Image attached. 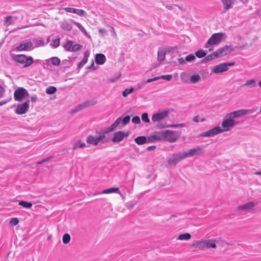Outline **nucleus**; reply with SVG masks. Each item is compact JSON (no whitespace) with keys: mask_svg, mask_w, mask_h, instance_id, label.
I'll list each match as a JSON object with an SVG mask.
<instances>
[{"mask_svg":"<svg viewBox=\"0 0 261 261\" xmlns=\"http://www.w3.org/2000/svg\"><path fill=\"white\" fill-rule=\"evenodd\" d=\"M128 133H125L123 131H118L114 134L113 137L111 139L113 143H118L122 141L124 138L127 137Z\"/></svg>","mask_w":261,"mask_h":261,"instance_id":"15","label":"nucleus"},{"mask_svg":"<svg viewBox=\"0 0 261 261\" xmlns=\"http://www.w3.org/2000/svg\"><path fill=\"white\" fill-rule=\"evenodd\" d=\"M73 42L71 40H67L66 43L63 45V47L67 51H71Z\"/></svg>","mask_w":261,"mask_h":261,"instance_id":"34","label":"nucleus"},{"mask_svg":"<svg viewBox=\"0 0 261 261\" xmlns=\"http://www.w3.org/2000/svg\"><path fill=\"white\" fill-rule=\"evenodd\" d=\"M159 80V78L158 77V76H156V77H154L153 78H151V79H147L145 82V83H150V82H153V81H157Z\"/></svg>","mask_w":261,"mask_h":261,"instance_id":"59","label":"nucleus"},{"mask_svg":"<svg viewBox=\"0 0 261 261\" xmlns=\"http://www.w3.org/2000/svg\"><path fill=\"white\" fill-rule=\"evenodd\" d=\"M224 8L225 11H227L231 8L232 5L234 4L233 0H221Z\"/></svg>","mask_w":261,"mask_h":261,"instance_id":"26","label":"nucleus"},{"mask_svg":"<svg viewBox=\"0 0 261 261\" xmlns=\"http://www.w3.org/2000/svg\"><path fill=\"white\" fill-rule=\"evenodd\" d=\"M226 35L224 33H218L213 34L207 40L206 43L204 45L205 48H208L210 45H218L222 41L223 37Z\"/></svg>","mask_w":261,"mask_h":261,"instance_id":"3","label":"nucleus"},{"mask_svg":"<svg viewBox=\"0 0 261 261\" xmlns=\"http://www.w3.org/2000/svg\"><path fill=\"white\" fill-rule=\"evenodd\" d=\"M19 222L18 219L17 218H11L10 223L12 225H17Z\"/></svg>","mask_w":261,"mask_h":261,"instance_id":"56","label":"nucleus"},{"mask_svg":"<svg viewBox=\"0 0 261 261\" xmlns=\"http://www.w3.org/2000/svg\"><path fill=\"white\" fill-rule=\"evenodd\" d=\"M158 77L159 78V80L163 79L168 81H170L172 78V75L171 74L162 75L158 76Z\"/></svg>","mask_w":261,"mask_h":261,"instance_id":"50","label":"nucleus"},{"mask_svg":"<svg viewBox=\"0 0 261 261\" xmlns=\"http://www.w3.org/2000/svg\"><path fill=\"white\" fill-rule=\"evenodd\" d=\"M224 132V130L220 126H216L208 130L201 134L199 136L204 137H212Z\"/></svg>","mask_w":261,"mask_h":261,"instance_id":"9","label":"nucleus"},{"mask_svg":"<svg viewBox=\"0 0 261 261\" xmlns=\"http://www.w3.org/2000/svg\"><path fill=\"white\" fill-rule=\"evenodd\" d=\"M204 146H198L195 148L190 149L188 152H184L186 158L192 157L195 155H200L204 152Z\"/></svg>","mask_w":261,"mask_h":261,"instance_id":"7","label":"nucleus"},{"mask_svg":"<svg viewBox=\"0 0 261 261\" xmlns=\"http://www.w3.org/2000/svg\"><path fill=\"white\" fill-rule=\"evenodd\" d=\"M64 10L67 12L76 14L80 16H85L87 15V13L84 10L82 9L66 7L64 8Z\"/></svg>","mask_w":261,"mask_h":261,"instance_id":"18","label":"nucleus"},{"mask_svg":"<svg viewBox=\"0 0 261 261\" xmlns=\"http://www.w3.org/2000/svg\"><path fill=\"white\" fill-rule=\"evenodd\" d=\"M71 238L68 233H65L62 238L63 243L65 244H68L70 241Z\"/></svg>","mask_w":261,"mask_h":261,"instance_id":"43","label":"nucleus"},{"mask_svg":"<svg viewBox=\"0 0 261 261\" xmlns=\"http://www.w3.org/2000/svg\"><path fill=\"white\" fill-rule=\"evenodd\" d=\"M95 61L97 64L102 65L106 61V58L103 54H97L95 56Z\"/></svg>","mask_w":261,"mask_h":261,"instance_id":"21","label":"nucleus"},{"mask_svg":"<svg viewBox=\"0 0 261 261\" xmlns=\"http://www.w3.org/2000/svg\"><path fill=\"white\" fill-rule=\"evenodd\" d=\"M96 103V101L94 100H91V101H87L82 104L79 105L74 110H73V113H76L79 111H81L84 108L89 107L93 106Z\"/></svg>","mask_w":261,"mask_h":261,"instance_id":"19","label":"nucleus"},{"mask_svg":"<svg viewBox=\"0 0 261 261\" xmlns=\"http://www.w3.org/2000/svg\"><path fill=\"white\" fill-rule=\"evenodd\" d=\"M233 51L231 45H226L218 49L216 51L218 58L228 55Z\"/></svg>","mask_w":261,"mask_h":261,"instance_id":"11","label":"nucleus"},{"mask_svg":"<svg viewBox=\"0 0 261 261\" xmlns=\"http://www.w3.org/2000/svg\"><path fill=\"white\" fill-rule=\"evenodd\" d=\"M82 48V45L80 44H76L75 45H72V48H71V51L72 52H76L77 51L80 50Z\"/></svg>","mask_w":261,"mask_h":261,"instance_id":"49","label":"nucleus"},{"mask_svg":"<svg viewBox=\"0 0 261 261\" xmlns=\"http://www.w3.org/2000/svg\"><path fill=\"white\" fill-rule=\"evenodd\" d=\"M166 54V50L164 47H160L158 50V61L159 62L163 61L165 60Z\"/></svg>","mask_w":261,"mask_h":261,"instance_id":"22","label":"nucleus"},{"mask_svg":"<svg viewBox=\"0 0 261 261\" xmlns=\"http://www.w3.org/2000/svg\"><path fill=\"white\" fill-rule=\"evenodd\" d=\"M132 122L135 124H140L141 122L140 118L139 116H134L132 119Z\"/></svg>","mask_w":261,"mask_h":261,"instance_id":"53","label":"nucleus"},{"mask_svg":"<svg viewBox=\"0 0 261 261\" xmlns=\"http://www.w3.org/2000/svg\"><path fill=\"white\" fill-rule=\"evenodd\" d=\"M12 59L16 63L23 65V68L30 66L34 63L38 64L40 62V60L34 61L31 56H27L24 54L12 55Z\"/></svg>","mask_w":261,"mask_h":261,"instance_id":"2","label":"nucleus"},{"mask_svg":"<svg viewBox=\"0 0 261 261\" xmlns=\"http://www.w3.org/2000/svg\"><path fill=\"white\" fill-rule=\"evenodd\" d=\"M19 205L26 208H30L32 207L33 204L31 202H27L23 200H20L18 202Z\"/></svg>","mask_w":261,"mask_h":261,"instance_id":"31","label":"nucleus"},{"mask_svg":"<svg viewBox=\"0 0 261 261\" xmlns=\"http://www.w3.org/2000/svg\"><path fill=\"white\" fill-rule=\"evenodd\" d=\"M61 27L63 30L68 31H71L72 29L71 24L67 22H63L61 25Z\"/></svg>","mask_w":261,"mask_h":261,"instance_id":"32","label":"nucleus"},{"mask_svg":"<svg viewBox=\"0 0 261 261\" xmlns=\"http://www.w3.org/2000/svg\"><path fill=\"white\" fill-rule=\"evenodd\" d=\"M130 116L127 115L124 117L123 119L121 118L120 123H122L123 126L126 125L130 121Z\"/></svg>","mask_w":261,"mask_h":261,"instance_id":"48","label":"nucleus"},{"mask_svg":"<svg viewBox=\"0 0 261 261\" xmlns=\"http://www.w3.org/2000/svg\"><path fill=\"white\" fill-rule=\"evenodd\" d=\"M178 137L176 131L165 130L164 131L163 141L173 143L178 139Z\"/></svg>","mask_w":261,"mask_h":261,"instance_id":"5","label":"nucleus"},{"mask_svg":"<svg viewBox=\"0 0 261 261\" xmlns=\"http://www.w3.org/2000/svg\"><path fill=\"white\" fill-rule=\"evenodd\" d=\"M119 191L118 188H111L109 189H107L103 190L101 192L102 194H109L112 193H116Z\"/></svg>","mask_w":261,"mask_h":261,"instance_id":"36","label":"nucleus"},{"mask_svg":"<svg viewBox=\"0 0 261 261\" xmlns=\"http://www.w3.org/2000/svg\"><path fill=\"white\" fill-rule=\"evenodd\" d=\"M186 126L184 123H179V124H172L169 125H165L163 124H158L157 126L159 128H165V127H172V128H177L179 127H185Z\"/></svg>","mask_w":261,"mask_h":261,"instance_id":"25","label":"nucleus"},{"mask_svg":"<svg viewBox=\"0 0 261 261\" xmlns=\"http://www.w3.org/2000/svg\"><path fill=\"white\" fill-rule=\"evenodd\" d=\"M195 56L193 54H190L185 58L186 62H192L195 60Z\"/></svg>","mask_w":261,"mask_h":261,"instance_id":"52","label":"nucleus"},{"mask_svg":"<svg viewBox=\"0 0 261 261\" xmlns=\"http://www.w3.org/2000/svg\"><path fill=\"white\" fill-rule=\"evenodd\" d=\"M164 131H156L148 136L149 142L153 143L163 141Z\"/></svg>","mask_w":261,"mask_h":261,"instance_id":"12","label":"nucleus"},{"mask_svg":"<svg viewBox=\"0 0 261 261\" xmlns=\"http://www.w3.org/2000/svg\"><path fill=\"white\" fill-rule=\"evenodd\" d=\"M97 67L94 66V62L92 61L91 64L87 67V69H93L94 70L97 69Z\"/></svg>","mask_w":261,"mask_h":261,"instance_id":"60","label":"nucleus"},{"mask_svg":"<svg viewBox=\"0 0 261 261\" xmlns=\"http://www.w3.org/2000/svg\"><path fill=\"white\" fill-rule=\"evenodd\" d=\"M135 141L138 145H142V144H144L145 143H150V142H149V140H148V136L145 137V136H141L137 137V138H136L135 139Z\"/></svg>","mask_w":261,"mask_h":261,"instance_id":"23","label":"nucleus"},{"mask_svg":"<svg viewBox=\"0 0 261 261\" xmlns=\"http://www.w3.org/2000/svg\"><path fill=\"white\" fill-rule=\"evenodd\" d=\"M28 91L23 88H18L14 93V97L15 100L21 101L25 95H28Z\"/></svg>","mask_w":261,"mask_h":261,"instance_id":"13","label":"nucleus"},{"mask_svg":"<svg viewBox=\"0 0 261 261\" xmlns=\"http://www.w3.org/2000/svg\"><path fill=\"white\" fill-rule=\"evenodd\" d=\"M195 55L198 58H202L206 56V53L202 49H199L195 53Z\"/></svg>","mask_w":261,"mask_h":261,"instance_id":"41","label":"nucleus"},{"mask_svg":"<svg viewBox=\"0 0 261 261\" xmlns=\"http://www.w3.org/2000/svg\"><path fill=\"white\" fill-rule=\"evenodd\" d=\"M86 142L88 144H91L94 146H96L99 143L97 136H93L92 135H89L87 136Z\"/></svg>","mask_w":261,"mask_h":261,"instance_id":"24","label":"nucleus"},{"mask_svg":"<svg viewBox=\"0 0 261 261\" xmlns=\"http://www.w3.org/2000/svg\"><path fill=\"white\" fill-rule=\"evenodd\" d=\"M142 120L145 123H150V120L148 118V114L147 113H144L141 115Z\"/></svg>","mask_w":261,"mask_h":261,"instance_id":"47","label":"nucleus"},{"mask_svg":"<svg viewBox=\"0 0 261 261\" xmlns=\"http://www.w3.org/2000/svg\"><path fill=\"white\" fill-rule=\"evenodd\" d=\"M51 63L55 66H58L60 64V60L59 58L54 57L49 59Z\"/></svg>","mask_w":261,"mask_h":261,"instance_id":"38","label":"nucleus"},{"mask_svg":"<svg viewBox=\"0 0 261 261\" xmlns=\"http://www.w3.org/2000/svg\"><path fill=\"white\" fill-rule=\"evenodd\" d=\"M255 203L253 202L250 201L243 205H239L238 207V210H243L244 211H250L254 208Z\"/></svg>","mask_w":261,"mask_h":261,"instance_id":"20","label":"nucleus"},{"mask_svg":"<svg viewBox=\"0 0 261 261\" xmlns=\"http://www.w3.org/2000/svg\"><path fill=\"white\" fill-rule=\"evenodd\" d=\"M166 53H173L175 52H177V47H164Z\"/></svg>","mask_w":261,"mask_h":261,"instance_id":"46","label":"nucleus"},{"mask_svg":"<svg viewBox=\"0 0 261 261\" xmlns=\"http://www.w3.org/2000/svg\"><path fill=\"white\" fill-rule=\"evenodd\" d=\"M53 158V156H49L45 159H44L43 160H42L41 161H39L37 163V164L38 165H40V164H42L44 163H45L46 162H48V161H49L51 159H52Z\"/></svg>","mask_w":261,"mask_h":261,"instance_id":"55","label":"nucleus"},{"mask_svg":"<svg viewBox=\"0 0 261 261\" xmlns=\"http://www.w3.org/2000/svg\"><path fill=\"white\" fill-rule=\"evenodd\" d=\"M13 18L12 16H8L5 17V22L7 23V25H10L12 24L16 19L17 17L14 18V20L13 21H11V19Z\"/></svg>","mask_w":261,"mask_h":261,"instance_id":"44","label":"nucleus"},{"mask_svg":"<svg viewBox=\"0 0 261 261\" xmlns=\"http://www.w3.org/2000/svg\"><path fill=\"white\" fill-rule=\"evenodd\" d=\"M191 234L189 233H185L178 236L177 239L179 240H188L191 238Z\"/></svg>","mask_w":261,"mask_h":261,"instance_id":"37","label":"nucleus"},{"mask_svg":"<svg viewBox=\"0 0 261 261\" xmlns=\"http://www.w3.org/2000/svg\"><path fill=\"white\" fill-rule=\"evenodd\" d=\"M234 64V62L221 63L215 66L212 69V72L215 73H219L226 71L228 69V67L233 66Z\"/></svg>","mask_w":261,"mask_h":261,"instance_id":"6","label":"nucleus"},{"mask_svg":"<svg viewBox=\"0 0 261 261\" xmlns=\"http://www.w3.org/2000/svg\"><path fill=\"white\" fill-rule=\"evenodd\" d=\"M44 45V42L43 40H39L36 41L35 47L42 46Z\"/></svg>","mask_w":261,"mask_h":261,"instance_id":"57","label":"nucleus"},{"mask_svg":"<svg viewBox=\"0 0 261 261\" xmlns=\"http://www.w3.org/2000/svg\"><path fill=\"white\" fill-rule=\"evenodd\" d=\"M10 100H11V98L1 101L0 102V106H2L3 105H4L7 103L8 102H9L10 101Z\"/></svg>","mask_w":261,"mask_h":261,"instance_id":"64","label":"nucleus"},{"mask_svg":"<svg viewBox=\"0 0 261 261\" xmlns=\"http://www.w3.org/2000/svg\"><path fill=\"white\" fill-rule=\"evenodd\" d=\"M5 89L3 87L2 85H0V98H2L3 97L4 94L5 93Z\"/></svg>","mask_w":261,"mask_h":261,"instance_id":"62","label":"nucleus"},{"mask_svg":"<svg viewBox=\"0 0 261 261\" xmlns=\"http://www.w3.org/2000/svg\"><path fill=\"white\" fill-rule=\"evenodd\" d=\"M89 55H90L89 51L86 50L85 51L84 57L82 60V61L83 63H84L85 64H86L87 62L88 59V57H89Z\"/></svg>","mask_w":261,"mask_h":261,"instance_id":"51","label":"nucleus"},{"mask_svg":"<svg viewBox=\"0 0 261 261\" xmlns=\"http://www.w3.org/2000/svg\"><path fill=\"white\" fill-rule=\"evenodd\" d=\"M236 124V122L233 119L226 118L222 123V126L224 128L223 130L224 132L228 131L229 127L233 126Z\"/></svg>","mask_w":261,"mask_h":261,"instance_id":"17","label":"nucleus"},{"mask_svg":"<svg viewBox=\"0 0 261 261\" xmlns=\"http://www.w3.org/2000/svg\"><path fill=\"white\" fill-rule=\"evenodd\" d=\"M180 79H181V80L184 82V83H188L189 82L186 79V77H187V74L185 72H182L181 74H180Z\"/></svg>","mask_w":261,"mask_h":261,"instance_id":"54","label":"nucleus"},{"mask_svg":"<svg viewBox=\"0 0 261 261\" xmlns=\"http://www.w3.org/2000/svg\"><path fill=\"white\" fill-rule=\"evenodd\" d=\"M121 120V117H120L111 126L96 132V134L98 135L97 137L99 143L104 144L108 142V140L105 139L106 135L113 132L120 124Z\"/></svg>","mask_w":261,"mask_h":261,"instance_id":"1","label":"nucleus"},{"mask_svg":"<svg viewBox=\"0 0 261 261\" xmlns=\"http://www.w3.org/2000/svg\"><path fill=\"white\" fill-rule=\"evenodd\" d=\"M57 88L54 86H49L46 89V93L48 94H53L56 93Z\"/></svg>","mask_w":261,"mask_h":261,"instance_id":"40","label":"nucleus"},{"mask_svg":"<svg viewBox=\"0 0 261 261\" xmlns=\"http://www.w3.org/2000/svg\"><path fill=\"white\" fill-rule=\"evenodd\" d=\"M216 247V245L215 244V241L213 240H205V248H215Z\"/></svg>","mask_w":261,"mask_h":261,"instance_id":"33","label":"nucleus"},{"mask_svg":"<svg viewBox=\"0 0 261 261\" xmlns=\"http://www.w3.org/2000/svg\"><path fill=\"white\" fill-rule=\"evenodd\" d=\"M178 63L180 65H184L186 64L185 59H184L183 58H180L178 59Z\"/></svg>","mask_w":261,"mask_h":261,"instance_id":"61","label":"nucleus"},{"mask_svg":"<svg viewBox=\"0 0 261 261\" xmlns=\"http://www.w3.org/2000/svg\"><path fill=\"white\" fill-rule=\"evenodd\" d=\"M60 38H57L53 40L51 43H50V45L53 48H57L60 45Z\"/></svg>","mask_w":261,"mask_h":261,"instance_id":"45","label":"nucleus"},{"mask_svg":"<svg viewBox=\"0 0 261 261\" xmlns=\"http://www.w3.org/2000/svg\"><path fill=\"white\" fill-rule=\"evenodd\" d=\"M35 47L33 46V43L31 41H28L24 42H22L18 45L15 50L17 51H31Z\"/></svg>","mask_w":261,"mask_h":261,"instance_id":"10","label":"nucleus"},{"mask_svg":"<svg viewBox=\"0 0 261 261\" xmlns=\"http://www.w3.org/2000/svg\"><path fill=\"white\" fill-rule=\"evenodd\" d=\"M29 100H27L25 102L18 104L15 110V112L18 115H22L25 114L29 110Z\"/></svg>","mask_w":261,"mask_h":261,"instance_id":"14","label":"nucleus"},{"mask_svg":"<svg viewBox=\"0 0 261 261\" xmlns=\"http://www.w3.org/2000/svg\"><path fill=\"white\" fill-rule=\"evenodd\" d=\"M217 58H218V56H217L216 51H214L212 54L206 56L205 57V60H206L207 61H209L212 60L213 59H217Z\"/></svg>","mask_w":261,"mask_h":261,"instance_id":"39","label":"nucleus"},{"mask_svg":"<svg viewBox=\"0 0 261 261\" xmlns=\"http://www.w3.org/2000/svg\"><path fill=\"white\" fill-rule=\"evenodd\" d=\"M72 23L75 25L79 30L87 37L91 38V36L88 34L86 30L85 29V28L83 27V25L79 22L75 21L74 20H72Z\"/></svg>","mask_w":261,"mask_h":261,"instance_id":"27","label":"nucleus"},{"mask_svg":"<svg viewBox=\"0 0 261 261\" xmlns=\"http://www.w3.org/2000/svg\"><path fill=\"white\" fill-rule=\"evenodd\" d=\"M134 88L133 87H130V88L125 89L122 92V95L123 97H126L128 94L132 93L134 91Z\"/></svg>","mask_w":261,"mask_h":261,"instance_id":"42","label":"nucleus"},{"mask_svg":"<svg viewBox=\"0 0 261 261\" xmlns=\"http://www.w3.org/2000/svg\"><path fill=\"white\" fill-rule=\"evenodd\" d=\"M190 80L192 84L197 83L200 80V76L199 74L192 75L191 76Z\"/></svg>","mask_w":261,"mask_h":261,"instance_id":"35","label":"nucleus"},{"mask_svg":"<svg viewBox=\"0 0 261 261\" xmlns=\"http://www.w3.org/2000/svg\"><path fill=\"white\" fill-rule=\"evenodd\" d=\"M38 99V97L36 95H33L31 97V101L32 102H35Z\"/></svg>","mask_w":261,"mask_h":261,"instance_id":"63","label":"nucleus"},{"mask_svg":"<svg viewBox=\"0 0 261 261\" xmlns=\"http://www.w3.org/2000/svg\"><path fill=\"white\" fill-rule=\"evenodd\" d=\"M86 146L84 142H82L81 140H77L73 145L72 150H75L77 148H83Z\"/></svg>","mask_w":261,"mask_h":261,"instance_id":"28","label":"nucleus"},{"mask_svg":"<svg viewBox=\"0 0 261 261\" xmlns=\"http://www.w3.org/2000/svg\"><path fill=\"white\" fill-rule=\"evenodd\" d=\"M169 112L168 111H164L160 113H156L152 115L151 120L153 122H158L164 120L168 116Z\"/></svg>","mask_w":261,"mask_h":261,"instance_id":"16","label":"nucleus"},{"mask_svg":"<svg viewBox=\"0 0 261 261\" xmlns=\"http://www.w3.org/2000/svg\"><path fill=\"white\" fill-rule=\"evenodd\" d=\"M193 246L199 249H203L205 247V240L196 241L193 244Z\"/></svg>","mask_w":261,"mask_h":261,"instance_id":"29","label":"nucleus"},{"mask_svg":"<svg viewBox=\"0 0 261 261\" xmlns=\"http://www.w3.org/2000/svg\"><path fill=\"white\" fill-rule=\"evenodd\" d=\"M256 85V81L254 79H251L247 80L245 83H244L242 86L243 87H249L250 88H253L255 87Z\"/></svg>","mask_w":261,"mask_h":261,"instance_id":"30","label":"nucleus"},{"mask_svg":"<svg viewBox=\"0 0 261 261\" xmlns=\"http://www.w3.org/2000/svg\"><path fill=\"white\" fill-rule=\"evenodd\" d=\"M255 109H240L236 111L232 112L231 113H229L227 114L225 117L226 118H238L239 117L252 114L254 113L255 111Z\"/></svg>","mask_w":261,"mask_h":261,"instance_id":"4","label":"nucleus"},{"mask_svg":"<svg viewBox=\"0 0 261 261\" xmlns=\"http://www.w3.org/2000/svg\"><path fill=\"white\" fill-rule=\"evenodd\" d=\"M120 76H121V74H119L118 75H117L116 77H112V78L110 79L109 81L111 82V83H114V82H116L120 77Z\"/></svg>","mask_w":261,"mask_h":261,"instance_id":"58","label":"nucleus"},{"mask_svg":"<svg viewBox=\"0 0 261 261\" xmlns=\"http://www.w3.org/2000/svg\"><path fill=\"white\" fill-rule=\"evenodd\" d=\"M186 158L184 152L173 153L172 156L168 159L167 162L170 165H176Z\"/></svg>","mask_w":261,"mask_h":261,"instance_id":"8","label":"nucleus"}]
</instances>
